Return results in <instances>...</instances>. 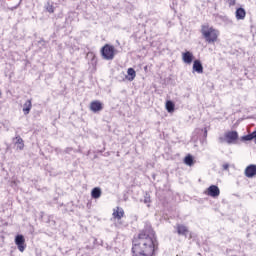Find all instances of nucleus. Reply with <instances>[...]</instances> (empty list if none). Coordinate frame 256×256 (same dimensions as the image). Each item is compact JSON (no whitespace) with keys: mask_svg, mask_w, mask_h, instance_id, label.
<instances>
[{"mask_svg":"<svg viewBox=\"0 0 256 256\" xmlns=\"http://www.w3.org/2000/svg\"><path fill=\"white\" fill-rule=\"evenodd\" d=\"M14 139L16 140V148L19 149V151H23V149H25V143L23 141V138H21V136H16Z\"/></svg>","mask_w":256,"mask_h":256,"instance_id":"nucleus-15","label":"nucleus"},{"mask_svg":"<svg viewBox=\"0 0 256 256\" xmlns=\"http://www.w3.org/2000/svg\"><path fill=\"white\" fill-rule=\"evenodd\" d=\"M182 61L187 63V65H191L193 63V53L189 51L182 53Z\"/></svg>","mask_w":256,"mask_h":256,"instance_id":"nucleus-11","label":"nucleus"},{"mask_svg":"<svg viewBox=\"0 0 256 256\" xmlns=\"http://www.w3.org/2000/svg\"><path fill=\"white\" fill-rule=\"evenodd\" d=\"M252 137H253V139H254V141L256 143V130L254 132H252Z\"/></svg>","mask_w":256,"mask_h":256,"instance_id":"nucleus-24","label":"nucleus"},{"mask_svg":"<svg viewBox=\"0 0 256 256\" xmlns=\"http://www.w3.org/2000/svg\"><path fill=\"white\" fill-rule=\"evenodd\" d=\"M201 34L204 37L206 43H215L219 38V30L214 29L213 27L209 26L208 24H203L201 26Z\"/></svg>","mask_w":256,"mask_h":256,"instance_id":"nucleus-2","label":"nucleus"},{"mask_svg":"<svg viewBox=\"0 0 256 256\" xmlns=\"http://www.w3.org/2000/svg\"><path fill=\"white\" fill-rule=\"evenodd\" d=\"M204 137L207 138V128H204Z\"/></svg>","mask_w":256,"mask_h":256,"instance_id":"nucleus-26","label":"nucleus"},{"mask_svg":"<svg viewBox=\"0 0 256 256\" xmlns=\"http://www.w3.org/2000/svg\"><path fill=\"white\" fill-rule=\"evenodd\" d=\"M158 245L155 231L146 226L132 242L133 256H155Z\"/></svg>","mask_w":256,"mask_h":256,"instance_id":"nucleus-1","label":"nucleus"},{"mask_svg":"<svg viewBox=\"0 0 256 256\" xmlns=\"http://www.w3.org/2000/svg\"><path fill=\"white\" fill-rule=\"evenodd\" d=\"M237 0H228L227 3L230 7H233V5H235Z\"/></svg>","mask_w":256,"mask_h":256,"instance_id":"nucleus-22","label":"nucleus"},{"mask_svg":"<svg viewBox=\"0 0 256 256\" xmlns=\"http://www.w3.org/2000/svg\"><path fill=\"white\" fill-rule=\"evenodd\" d=\"M166 109L168 113H173V111H175V104L173 103V101L169 100L166 102Z\"/></svg>","mask_w":256,"mask_h":256,"instance_id":"nucleus-18","label":"nucleus"},{"mask_svg":"<svg viewBox=\"0 0 256 256\" xmlns=\"http://www.w3.org/2000/svg\"><path fill=\"white\" fill-rule=\"evenodd\" d=\"M237 139H239V133L237 131H229L218 138L219 143H227L228 145H235Z\"/></svg>","mask_w":256,"mask_h":256,"instance_id":"nucleus-4","label":"nucleus"},{"mask_svg":"<svg viewBox=\"0 0 256 256\" xmlns=\"http://www.w3.org/2000/svg\"><path fill=\"white\" fill-rule=\"evenodd\" d=\"M206 195H208L209 197H213V199H217V197L221 195V190L219 189V186L211 185L207 188Z\"/></svg>","mask_w":256,"mask_h":256,"instance_id":"nucleus-6","label":"nucleus"},{"mask_svg":"<svg viewBox=\"0 0 256 256\" xmlns=\"http://www.w3.org/2000/svg\"><path fill=\"white\" fill-rule=\"evenodd\" d=\"M15 245H17L18 251H20V253H23L27 248V245L25 244V237L21 234H18L15 237Z\"/></svg>","mask_w":256,"mask_h":256,"instance_id":"nucleus-5","label":"nucleus"},{"mask_svg":"<svg viewBox=\"0 0 256 256\" xmlns=\"http://www.w3.org/2000/svg\"><path fill=\"white\" fill-rule=\"evenodd\" d=\"M92 199H99L101 197V188L96 187L91 191Z\"/></svg>","mask_w":256,"mask_h":256,"instance_id":"nucleus-17","label":"nucleus"},{"mask_svg":"<svg viewBox=\"0 0 256 256\" xmlns=\"http://www.w3.org/2000/svg\"><path fill=\"white\" fill-rule=\"evenodd\" d=\"M241 141H253V133L242 136Z\"/></svg>","mask_w":256,"mask_h":256,"instance_id":"nucleus-20","label":"nucleus"},{"mask_svg":"<svg viewBox=\"0 0 256 256\" xmlns=\"http://www.w3.org/2000/svg\"><path fill=\"white\" fill-rule=\"evenodd\" d=\"M102 55V59H105V61H113L115 59V54L117 53V50H115V46L105 44L100 51Z\"/></svg>","mask_w":256,"mask_h":256,"instance_id":"nucleus-3","label":"nucleus"},{"mask_svg":"<svg viewBox=\"0 0 256 256\" xmlns=\"http://www.w3.org/2000/svg\"><path fill=\"white\" fill-rule=\"evenodd\" d=\"M247 15V12L245 11L244 8H237L236 12H235V17L237 19V21H243V19H245Z\"/></svg>","mask_w":256,"mask_h":256,"instance_id":"nucleus-12","label":"nucleus"},{"mask_svg":"<svg viewBox=\"0 0 256 256\" xmlns=\"http://www.w3.org/2000/svg\"><path fill=\"white\" fill-rule=\"evenodd\" d=\"M127 74H128V77H127L128 81H133L135 77H137V73L133 68H128Z\"/></svg>","mask_w":256,"mask_h":256,"instance_id":"nucleus-16","label":"nucleus"},{"mask_svg":"<svg viewBox=\"0 0 256 256\" xmlns=\"http://www.w3.org/2000/svg\"><path fill=\"white\" fill-rule=\"evenodd\" d=\"M245 177H248V179H253L256 175V165L255 164H250L246 167L244 171Z\"/></svg>","mask_w":256,"mask_h":256,"instance_id":"nucleus-8","label":"nucleus"},{"mask_svg":"<svg viewBox=\"0 0 256 256\" xmlns=\"http://www.w3.org/2000/svg\"><path fill=\"white\" fill-rule=\"evenodd\" d=\"M33 107V104L31 103V100H27L24 104H23V113L24 115H29V113H31V109Z\"/></svg>","mask_w":256,"mask_h":256,"instance_id":"nucleus-14","label":"nucleus"},{"mask_svg":"<svg viewBox=\"0 0 256 256\" xmlns=\"http://www.w3.org/2000/svg\"><path fill=\"white\" fill-rule=\"evenodd\" d=\"M184 163H185V165H188V167H192V165H193V156L191 154H188L184 158Z\"/></svg>","mask_w":256,"mask_h":256,"instance_id":"nucleus-19","label":"nucleus"},{"mask_svg":"<svg viewBox=\"0 0 256 256\" xmlns=\"http://www.w3.org/2000/svg\"><path fill=\"white\" fill-rule=\"evenodd\" d=\"M192 70L193 73H198L199 75L203 73V64L201 63V60H194Z\"/></svg>","mask_w":256,"mask_h":256,"instance_id":"nucleus-9","label":"nucleus"},{"mask_svg":"<svg viewBox=\"0 0 256 256\" xmlns=\"http://www.w3.org/2000/svg\"><path fill=\"white\" fill-rule=\"evenodd\" d=\"M223 169H224V171H227V169H229V164H224Z\"/></svg>","mask_w":256,"mask_h":256,"instance_id":"nucleus-25","label":"nucleus"},{"mask_svg":"<svg viewBox=\"0 0 256 256\" xmlns=\"http://www.w3.org/2000/svg\"><path fill=\"white\" fill-rule=\"evenodd\" d=\"M71 151H73V148L72 147H67L65 150H64V153H71Z\"/></svg>","mask_w":256,"mask_h":256,"instance_id":"nucleus-23","label":"nucleus"},{"mask_svg":"<svg viewBox=\"0 0 256 256\" xmlns=\"http://www.w3.org/2000/svg\"><path fill=\"white\" fill-rule=\"evenodd\" d=\"M149 198H145L144 203H149Z\"/></svg>","mask_w":256,"mask_h":256,"instance_id":"nucleus-27","label":"nucleus"},{"mask_svg":"<svg viewBox=\"0 0 256 256\" xmlns=\"http://www.w3.org/2000/svg\"><path fill=\"white\" fill-rule=\"evenodd\" d=\"M176 230L178 235H181L182 237H187V233H189V228L183 224H177Z\"/></svg>","mask_w":256,"mask_h":256,"instance_id":"nucleus-10","label":"nucleus"},{"mask_svg":"<svg viewBox=\"0 0 256 256\" xmlns=\"http://www.w3.org/2000/svg\"><path fill=\"white\" fill-rule=\"evenodd\" d=\"M113 217L114 219H121L123 217V215H125V211L123 210V208L121 207H116L114 210H113Z\"/></svg>","mask_w":256,"mask_h":256,"instance_id":"nucleus-13","label":"nucleus"},{"mask_svg":"<svg viewBox=\"0 0 256 256\" xmlns=\"http://www.w3.org/2000/svg\"><path fill=\"white\" fill-rule=\"evenodd\" d=\"M90 111L92 113H99V111H103V103L99 100H94L90 103Z\"/></svg>","mask_w":256,"mask_h":256,"instance_id":"nucleus-7","label":"nucleus"},{"mask_svg":"<svg viewBox=\"0 0 256 256\" xmlns=\"http://www.w3.org/2000/svg\"><path fill=\"white\" fill-rule=\"evenodd\" d=\"M46 10L48 11V13H54L55 12V8L53 7V5L49 4L46 7Z\"/></svg>","mask_w":256,"mask_h":256,"instance_id":"nucleus-21","label":"nucleus"}]
</instances>
